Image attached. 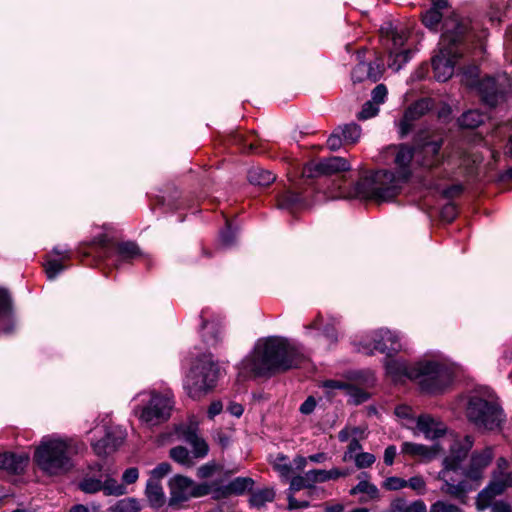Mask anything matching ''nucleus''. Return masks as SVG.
<instances>
[{
  "instance_id": "obj_1",
  "label": "nucleus",
  "mask_w": 512,
  "mask_h": 512,
  "mask_svg": "<svg viewBox=\"0 0 512 512\" xmlns=\"http://www.w3.org/2000/svg\"><path fill=\"white\" fill-rule=\"evenodd\" d=\"M473 438L465 436L457 439L450 447V453L443 460V469L438 473L442 481L440 491L464 502L466 494L476 490L482 478L484 469L494 457L492 447H486L481 452L472 454L469 467L463 470L461 463L473 446Z\"/></svg>"
},
{
  "instance_id": "obj_2",
  "label": "nucleus",
  "mask_w": 512,
  "mask_h": 512,
  "mask_svg": "<svg viewBox=\"0 0 512 512\" xmlns=\"http://www.w3.org/2000/svg\"><path fill=\"white\" fill-rule=\"evenodd\" d=\"M452 22L453 28H450L448 22L445 23V32L440 38L438 52L432 58L434 77L440 82H445L452 77L455 64L468 45L477 43L479 48H482L483 40L487 35L485 30L476 33V28L469 20Z\"/></svg>"
},
{
  "instance_id": "obj_3",
  "label": "nucleus",
  "mask_w": 512,
  "mask_h": 512,
  "mask_svg": "<svg viewBox=\"0 0 512 512\" xmlns=\"http://www.w3.org/2000/svg\"><path fill=\"white\" fill-rule=\"evenodd\" d=\"M304 358L300 345L285 338L268 337L257 342L242 366L247 373L262 376L295 368Z\"/></svg>"
},
{
  "instance_id": "obj_4",
  "label": "nucleus",
  "mask_w": 512,
  "mask_h": 512,
  "mask_svg": "<svg viewBox=\"0 0 512 512\" xmlns=\"http://www.w3.org/2000/svg\"><path fill=\"white\" fill-rule=\"evenodd\" d=\"M82 449V444L60 436H45L34 452V462L46 475L60 476L74 467L73 458Z\"/></svg>"
},
{
  "instance_id": "obj_5",
  "label": "nucleus",
  "mask_w": 512,
  "mask_h": 512,
  "mask_svg": "<svg viewBox=\"0 0 512 512\" xmlns=\"http://www.w3.org/2000/svg\"><path fill=\"white\" fill-rule=\"evenodd\" d=\"M220 376V368L211 355L198 358L184 379V388L190 398L200 399L213 390Z\"/></svg>"
},
{
  "instance_id": "obj_6",
  "label": "nucleus",
  "mask_w": 512,
  "mask_h": 512,
  "mask_svg": "<svg viewBox=\"0 0 512 512\" xmlns=\"http://www.w3.org/2000/svg\"><path fill=\"white\" fill-rule=\"evenodd\" d=\"M405 182L391 170H379L364 177L357 184L358 193L378 202L396 197Z\"/></svg>"
},
{
  "instance_id": "obj_7",
  "label": "nucleus",
  "mask_w": 512,
  "mask_h": 512,
  "mask_svg": "<svg viewBox=\"0 0 512 512\" xmlns=\"http://www.w3.org/2000/svg\"><path fill=\"white\" fill-rule=\"evenodd\" d=\"M466 416L478 428L495 430L505 421V414L492 395H471L466 405Z\"/></svg>"
},
{
  "instance_id": "obj_8",
  "label": "nucleus",
  "mask_w": 512,
  "mask_h": 512,
  "mask_svg": "<svg viewBox=\"0 0 512 512\" xmlns=\"http://www.w3.org/2000/svg\"><path fill=\"white\" fill-rule=\"evenodd\" d=\"M407 377L416 381L428 393H438L448 387L453 379L452 370L438 361H420L411 366Z\"/></svg>"
},
{
  "instance_id": "obj_9",
  "label": "nucleus",
  "mask_w": 512,
  "mask_h": 512,
  "mask_svg": "<svg viewBox=\"0 0 512 512\" xmlns=\"http://www.w3.org/2000/svg\"><path fill=\"white\" fill-rule=\"evenodd\" d=\"M173 406V394L170 391L164 393L153 391L150 393L147 403L135 407L134 413L142 424L153 427L170 418Z\"/></svg>"
},
{
  "instance_id": "obj_10",
  "label": "nucleus",
  "mask_w": 512,
  "mask_h": 512,
  "mask_svg": "<svg viewBox=\"0 0 512 512\" xmlns=\"http://www.w3.org/2000/svg\"><path fill=\"white\" fill-rule=\"evenodd\" d=\"M478 69L476 66L470 67L463 73V82L468 86L477 84L482 100L490 107L496 106L504 99L508 87V79L505 76L486 77L477 82Z\"/></svg>"
},
{
  "instance_id": "obj_11",
  "label": "nucleus",
  "mask_w": 512,
  "mask_h": 512,
  "mask_svg": "<svg viewBox=\"0 0 512 512\" xmlns=\"http://www.w3.org/2000/svg\"><path fill=\"white\" fill-rule=\"evenodd\" d=\"M98 477L87 476L79 483L81 491L87 494H94L102 491L106 496H121L126 493V486L120 484L116 479V472L99 469Z\"/></svg>"
},
{
  "instance_id": "obj_12",
  "label": "nucleus",
  "mask_w": 512,
  "mask_h": 512,
  "mask_svg": "<svg viewBox=\"0 0 512 512\" xmlns=\"http://www.w3.org/2000/svg\"><path fill=\"white\" fill-rule=\"evenodd\" d=\"M383 158L395 166L393 172L406 182L412 174V164H416V150L406 144L391 145L384 150Z\"/></svg>"
},
{
  "instance_id": "obj_13",
  "label": "nucleus",
  "mask_w": 512,
  "mask_h": 512,
  "mask_svg": "<svg viewBox=\"0 0 512 512\" xmlns=\"http://www.w3.org/2000/svg\"><path fill=\"white\" fill-rule=\"evenodd\" d=\"M408 35V30L405 27H395L391 30L392 46L389 47L388 66L394 71H399L412 57L413 51L404 46Z\"/></svg>"
},
{
  "instance_id": "obj_14",
  "label": "nucleus",
  "mask_w": 512,
  "mask_h": 512,
  "mask_svg": "<svg viewBox=\"0 0 512 512\" xmlns=\"http://www.w3.org/2000/svg\"><path fill=\"white\" fill-rule=\"evenodd\" d=\"M508 488H512V471L493 473L492 481L477 496V508L480 511L485 510L496 496L501 495Z\"/></svg>"
},
{
  "instance_id": "obj_15",
  "label": "nucleus",
  "mask_w": 512,
  "mask_h": 512,
  "mask_svg": "<svg viewBox=\"0 0 512 512\" xmlns=\"http://www.w3.org/2000/svg\"><path fill=\"white\" fill-rule=\"evenodd\" d=\"M350 169L349 162L342 157H330L306 164L302 171V176L306 178H315L323 175L347 171Z\"/></svg>"
},
{
  "instance_id": "obj_16",
  "label": "nucleus",
  "mask_w": 512,
  "mask_h": 512,
  "mask_svg": "<svg viewBox=\"0 0 512 512\" xmlns=\"http://www.w3.org/2000/svg\"><path fill=\"white\" fill-rule=\"evenodd\" d=\"M373 342V349L390 355L392 353H397L402 349V344L399 336L388 330V329H379L374 331L371 336Z\"/></svg>"
},
{
  "instance_id": "obj_17",
  "label": "nucleus",
  "mask_w": 512,
  "mask_h": 512,
  "mask_svg": "<svg viewBox=\"0 0 512 512\" xmlns=\"http://www.w3.org/2000/svg\"><path fill=\"white\" fill-rule=\"evenodd\" d=\"M431 99L424 98L415 102L407 108L403 118L399 123V133L401 137H404L411 130L412 122L424 114H426L432 108Z\"/></svg>"
},
{
  "instance_id": "obj_18",
  "label": "nucleus",
  "mask_w": 512,
  "mask_h": 512,
  "mask_svg": "<svg viewBox=\"0 0 512 512\" xmlns=\"http://www.w3.org/2000/svg\"><path fill=\"white\" fill-rule=\"evenodd\" d=\"M170 505L181 503L192 498L193 480L182 475H176L169 481Z\"/></svg>"
},
{
  "instance_id": "obj_19",
  "label": "nucleus",
  "mask_w": 512,
  "mask_h": 512,
  "mask_svg": "<svg viewBox=\"0 0 512 512\" xmlns=\"http://www.w3.org/2000/svg\"><path fill=\"white\" fill-rule=\"evenodd\" d=\"M440 141L427 142L416 149V164L424 168H432L441 162Z\"/></svg>"
},
{
  "instance_id": "obj_20",
  "label": "nucleus",
  "mask_w": 512,
  "mask_h": 512,
  "mask_svg": "<svg viewBox=\"0 0 512 512\" xmlns=\"http://www.w3.org/2000/svg\"><path fill=\"white\" fill-rule=\"evenodd\" d=\"M180 435L182 439L191 446L192 455L195 460L203 459L208 455L209 446L207 442L197 434V427L195 425L181 428Z\"/></svg>"
},
{
  "instance_id": "obj_21",
  "label": "nucleus",
  "mask_w": 512,
  "mask_h": 512,
  "mask_svg": "<svg viewBox=\"0 0 512 512\" xmlns=\"http://www.w3.org/2000/svg\"><path fill=\"white\" fill-rule=\"evenodd\" d=\"M125 439V434L120 429H110L105 437L93 443V450L98 456H106L114 452Z\"/></svg>"
},
{
  "instance_id": "obj_22",
  "label": "nucleus",
  "mask_w": 512,
  "mask_h": 512,
  "mask_svg": "<svg viewBox=\"0 0 512 512\" xmlns=\"http://www.w3.org/2000/svg\"><path fill=\"white\" fill-rule=\"evenodd\" d=\"M439 450L438 445L428 447L413 442H403L401 445L402 454L422 462H428L434 459L439 453Z\"/></svg>"
},
{
  "instance_id": "obj_23",
  "label": "nucleus",
  "mask_w": 512,
  "mask_h": 512,
  "mask_svg": "<svg viewBox=\"0 0 512 512\" xmlns=\"http://www.w3.org/2000/svg\"><path fill=\"white\" fill-rule=\"evenodd\" d=\"M111 253L107 258L110 259L112 265L118 268L122 263L140 256V249L133 242H123L118 244Z\"/></svg>"
},
{
  "instance_id": "obj_24",
  "label": "nucleus",
  "mask_w": 512,
  "mask_h": 512,
  "mask_svg": "<svg viewBox=\"0 0 512 512\" xmlns=\"http://www.w3.org/2000/svg\"><path fill=\"white\" fill-rule=\"evenodd\" d=\"M416 423L417 429L423 433L427 439L434 440L440 438L446 432V426L430 415L419 416Z\"/></svg>"
},
{
  "instance_id": "obj_25",
  "label": "nucleus",
  "mask_w": 512,
  "mask_h": 512,
  "mask_svg": "<svg viewBox=\"0 0 512 512\" xmlns=\"http://www.w3.org/2000/svg\"><path fill=\"white\" fill-rule=\"evenodd\" d=\"M253 484L254 481L252 478L237 477L225 486L220 485V488L216 492V500L226 498L230 495H241L247 490H250Z\"/></svg>"
},
{
  "instance_id": "obj_26",
  "label": "nucleus",
  "mask_w": 512,
  "mask_h": 512,
  "mask_svg": "<svg viewBox=\"0 0 512 512\" xmlns=\"http://www.w3.org/2000/svg\"><path fill=\"white\" fill-rule=\"evenodd\" d=\"M29 458L26 454H15L5 452L0 454V468L10 473H20L28 464Z\"/></svg>"
},
{
  "instance_id": "obj_27",
  "label": "nucleus",
  "mask_w": 512,
  "mask_h": 512,
  "mask_svg": "<svg viewBox=\"0 0 512 512\" xmlns=\"http://www.w3.org/2000/svg\"><path fill=\"white\" fill-rule=\"evenodd\" d=\"M350 474L349 469L332 468L330 470L313 469L308 471V478L315 483H323L330 480L347 477Z\"/></svg>"
},
{
  "instance_id": "obj_28",
  "label": "nucleus",
  "mask_w": 512,
  "mask_h": 512,
  "mask_svg": "<svg viewBox=\"0 0 512 512\" xmlns=\"http://www.w3.org/2000/svg\"><path fill=\"white\" fill-rule=\"evenodd\" d=\"M53 252L60 256V259L48 260L45 264V272L50 280L54 279L65 269L62 261L69 260L71 258V252L67 249L60 250L58 247H55Z\"/></svg>"
},
{
  "instance_id": "obj_29",
  "label": "nucleus",
  "mask_w": 512,
  "mask_h": 512,
  "mask_svg": "<svg viewBox=\"0 0 512 512\" xmlns=\"http://www.w3.org/2000/svg\"><path fill=\"white\" fill-rule=\"evenodd\" d=\"M146 496L153 507H161L165 504L166 497L159 481L151 479L146 485Z\"/></svg>"
},
{
  "instance_id": "obj_30",
  "label": "nucleus",
  "mask_w": 512,
  "mask_h": 512,
  "mask_svg": "<svg viewBox=\"0 0 512 512\" xmlns=\"http://www.w3.org/2000/svg\"><path fill=\"white\" fill-rule=\"evenodd\" d=\"M275 175L261 167H254L248 172V180L253 185L267 186L274 182Z\"/></svg>"
},
{
  "instance_id": "obj_31",
  "label": "nucleus",
  "mask_w": 512,
  "mask_h": 512,
  "mask_svg": "<svg viewBox=\"0 0 512 512\" xmlns=\"http://www.w3.org/2000/svg\"><path fill=\"white\" fill-rule=\"evenodd\" d=\"M278 208L293 210L304 205V198L293 191L283 192L277 200Z\"/></svg>"
},
{
  "instance_id": "obj_32",
  "label": "nucleus",
  "mask_w": 512,
  "mask_h": 512,
  "mask_svg": "<svg viewBox=\"0 0 512 512\" xmlns=\"http://www.w3.org/2000/svg\"><path fill=\"white\" fill-rule=\"evenodd\" d=\"M351 495L364 494L365 497H362L361 501H368L378 498L379 490L378 488L370 483L367 480H361L355 487L350 490Z\"/></svg>"
},
{
  "instance_id": "obj_33",
  "label": "nucleus",
  "mask_w": 512,
  "mask_h": 512,
  "mask_svg": "<svg viewBox=\"0 0 512 512\" xmlns=\"http://www.w3.org/2000/svg\"><path fill=\"white\" fill-rule=\"evenodd\" d=\"M170 457L178 464L191 468L195 465V458L187 448L183 446H176L170 450Z\"/></svg>"
},
{
  "instance_id": "obj_34",
  "label": "nucleus",
  "mask_w": 512,
  "mask_h": 512,
  "mask_svg": "<svg viewBox=\"0 0 512 512\" xmlns=\"http://www.w3.org/2000/svg\"><path fill=\"white\" fill-rule=\"evenodd\" d=\"M274 498L275 492L272 488H262L251 493L249 502L251 506L261 508L266 503L272 502Z\"/></svg>"
},
{
  "instance_id": "obj_35",
  "label": "nucleus",
  "mask_w": 512,
  "mask_h": 512,
  "mask_svg": "<svg viewBox=\"0 0 512 512\" xmlns=\"http://www.w3.org/2000/svg\"><path fill=\"white\" fill-rule=\"evenodd\" d=\"M485 116L478 110H468L461 115L458 123L462 128L474 129L484 122Z\"/></svg>"
},
{
  "instance_id": "obj_36",
  "label": "nucleus",
  "mask_w": 512,
  "mask_h": 512,
  "mask_svg": "<svg viewBox=\"0 0 512 512\" xmlns=\"http://www.w3.org/2000/svg\"><path fill=\"white\" fill-rule=\"evenodd\" d=\"M342 135L344 144H355L361 136V128L355 123L345 124L338 127Z\"/></svg>"
},
{
  "instance_id": "obj_37",
  "label": "nucleus",
  "mask_w": 512,
  "mask_h": 512,
  "mask_svg": "<svg viewBox=\"0 0 512 512\" xmlns=\"http://www.w3.org/2000/svg\"><path fill=\"white\" fill-rule=\"evenodd\" d=\"M391 512H426V505L422 501L407 503L404 500H396L391 505Z\"/></svg>"
},
{
  "instance_id": "obj_38",
  "label": "nucleus",
  "mask_w": 512,
  "mask_h": 512,
  "mask_svg": "<svg viewBox=\"0 0 512 512\" xmlns=\"http://www.w3.org/2000/svg\"><path fill=\"white\" fill-rule=\"evenodd\" d=\"M141 509L140 503L135 498H124L118 500L114 505L109 508L110 512H139Z\"/></svg>"
},
{
  "instance_id": "obj_39",
  "label": "nucleus",
  "mask_w": 512,
  "mask_h": 512,
  "mask_svg": "<svg viewBox=\"0 0 512 512\" xmlns=\"http://www.w3.org/2000/svg\"><path fill=\"white\" fill-rule=\"evenodd\" d=\"M219 488L220 485L217 482L196 484L193 481L192 498L212 495L213 499H216V492Z\"/></svg>"
},
{
  "instance_id": "obj_40",
  "label": "nucleus",
  "mask_w": 512,
  "mask_h": 512,
  "mask_svg": "<svg viewBox=\"0 0 512 512\" xmlns=\"http://www.w3.org/2000/svg\"><path fill=\"white\" fill-rule=\"evenodd\" d=\"M221 471V465L217 464L215 461H210L197 469L196 476L199 479H207L219 474Z\"/></svg>"
},
{
  "instance_id": "obj_41",
  "label": "nucleus",
  "mask_w": 512,
  "mask_h": 512,
  "mask_svg": "<svg viewBox=\"0 0 512 512\" xmlns=\"http://www.w3.org/2000/svg\"><path fill=\"white\" fill-rule=\"evenodd\" d=\"M313 487V482L308 478V471L304 475L294 476L290 481L289 494L300 491L304 488Z\"/></svg>"
},
{
  "instance_id": "obj_42",
  "label": "nucleus",
  "mask_w": 512,
  "mask_h": 512,
  "mask_svg": "<svg viewBox=\"0 0 512 512\" xmlns=\"http://www.w3.org/2000/svg\"><path fill=\"white\" fill-rule=\"evenodd\" d=\"M442 16V12L430 8L422 16V21L429 29L436 30L442 20Z\"/></svg>"
},
{
  "instance_id": "obj_43",
  "label": "nucleus",
  "mask_w": 512,
  "mask_h": 512,
  "mask_svg": "<svg viewBox=\"0 0 512 512\" xmlns=\"http://www.w3.org/2000/svg\"><path fill=\"white\" fill-rule=\"evenodd\" d=\"M410 369L411 366L407 367L404 363L396 360H390L386 363L387 373L395 379L399 378L401 375L407 376V371Z\"/></svg>"
},
{
  "instance_id": "obj_44",
  "label": "nucleus",
  "mask_w": 512,
  "mask_h": 512,
  "mask_svg": "<svg viewBox=\"0 0 512 512\" xmlns=\"http://www.w3.org/2000/svg\"><path fill=\"white\" fill-rule=\"evenodd\" d=\"M355 465L359 469L368 468L372 466L376 460L375 456L368 452H361L355 454L353 458Z\"/></svg>"
},
{
  "instance_id": "obj_45",
  "label": "nucleus",
  "mask_w": 512,
  "mask_h": 512,
  "mask_svg": "<svg viewBox=\"0 0 512 512\" xmlns=\"http://www.w3.org/2000/svg\"><path fill=\"white\" fill-rule=\"evenodd\" d=\"M429 512H462V510L448 501L438 500L430 506Z\"/></svg>"
},
{
  "instance_id": "obj_46",
  "label": "nucleus",
  "mask_w": 512,
  "mask_h": 512,
  "mask_svg": "<svg viewBox=\"0 0 512 512\" xmlns=\"http://www.w3.org/2000/svg\"><path fill=\"white\" fill-rule=\"evenodd\" d=\"M274 469L284 478H288L292 472V466L287 462V457L284 455L277 457Z\"/></svg>"
},
{
  "instance_id": "obj_47",
  "label": "nucleus",
  "mask_w": 512,
  "mask_h": 512,
  "mask_svg": "<svg viewBox=\"0 0 512 512\" xmlns=\"http://www.w3.org/2000/svg\"><path fill=\"white\" fill-rule=\"evenodd\" d=\"M368 65L364 61H360L352 70L351 78L354 83L362 82L365 79H368Z\"/></svg>"
},
{
  "instance_id": "obj_48",
  "label": "nucleus",
  "mask_w": 512,
  "mask_h": 512,
  "mask_svg": "<svg viewBox=\"0 0 512 512\" xmlns=\"http://www.w3.org/2000/svg\"><path fill=\"white\" fill-rule=\"evenodd\" d=\"M345 394L350 397L354 404L363 403L368 399V394L366 392L350 384L349 389L346 390Z\"/></svg>"
},
{
  "instance_id": "obj_49",
  "label": "nucleus",
  "mask_w": 512,
  "mask_h": 512,
  "mask_svg": "<svg viewBox=\"0 0 512 512\" xmlns=\"http://www.w3.org/2000/svg\"><path fill=\"white\" fill-rule=\"evenodd\" d=\"M379 112V106L373 103L372 101H367L362 110L358 114V118L361 120H366L376 116Z\"/></svg>"
},
{
  "instance_id": "obj_50",
  "label": "nucleus",
  "mask_w": 512,
  "mask_h": 512,
  "mask_svg": "<svg viewBox=\"0 0 512 512\" xmlns=\"http://www.w3.org/2000/svg\"><path fill=\"white\" fill-rule=\"evenodd\" d=\"M11 298L7 290L0 288V318L10 314Z\"/></svg>"
},
{
  "instance_id": "obj_51",
  "label": "nucleus",
  "mask_w": 512,
  "mask_h": 512,
  "mask_svg": "<svg viewBox=\"0 0 512 512\" xmlns=\"http://www.w3.org/2000/svg\"><path fill=\"white\" fill-rule=\"evenodd\" d=\"M388 90L384 84H378L371 93L372 102L376 105L383 104L387 98Z\"/></svg>"
},
{
  "instance_id": "obj_52",
  "label": "nucleus",
  "mask_w": 512,
  "mask_h": 512,
  "mask_svg": "<svg viewBox=\"0 0 512 512\" xmlns=\"http://www.w3.org/2000/svg\"><path fill=\"white\" fill-rule=\"evenodd\" d=\"M368 65V79L372 82H377L383 75L384 67L381 63H367Z\"/></svg>"
},
{
  "instance_id": "obj_53",
  "label": "nucleus",
  "mask_w": 512,
  "mask_h": 512,
  "mask_svg": "<svg viewBox=\"0 0 512 512\" xmlns=\"http://www.w3.org/2000/svg\"><path fill=\"white\" fill-rule=\"evenodd\" d=\"M344 144L343 138L339 129H335L327 139V145L330 150H337Z\"/></svg>"
},
{
  "instance_id": "obj_54",
  "label": "nucleus",
  "mask_w": 512,
  "mask_h": 512,
  "mask_svg": "<svg viewBox=\"0 0 512 512\" xmlns=\"http://www.w3.org/2000/svg\"><path fill=\"white\" fill-rule=\"evenodd\" d=\"M361 449H362V446H361L359 440L356 437H353L349 442L347 451L344 453L343 460L347 461V460L353 459L355 454H357L356 452Z\"/></svg>"
},
{
  "instance_id": "obj_55",
  "label": "nucleus",
  "mask_w": 512,
  "mask_h": 512,
  "mask_svg": "<svg viewBox=\"0 0 512 512\" xmlns=\"http://www.w3.org/2000/svg\"><path fill=\"white\" fill-rule=\"evenodd\" d=\"M323 387L327 390V393L334 390H341L345 393L349 389V384L338 380H327L323 383Z\"/></svg>"
},
{
  "instance_id": "obj_56",
  "label": "nucleus",
  "mask_w": 512,
  "mask_h": 512,
  "mask_svg": "<svg viewBox=\"0 0 512 512\" xmlns=\"http://www.w3.org/2000/svg\"><path fill=\"white\" fill-rule=\"evenodd\" d=\"M171 472V465L167 462L160 463L157 465L152 471V477L154 480L159 481V479L163 478L167 474Z\"/></svg>"
},
{
  "instance_id": "obj_57",
  "label": "nucleus",
  "mask_w": 512,
  "mask_h": 512,
  "mask_svg": "<svg viewBox=\"0 0 512 512\" xmlns=\"http://www.w3.org/2000/svg\"><path fill=\"white\" fill-rule=\"evenodd\" d=\"M139 477V471L137 468L135 467H130L128 469H126L122 475V484L125 486V485H129V484H133L137 481Z\"/></svg>"
},
{
  "instance_id": "obj_58",
  "label": "nucleus",
  "mask_w": 512,
  "mask_h": 512,
  "mask_svg": "<svg viewBox=\"0 0 512 512\" xmlns=\"http://www.w3.org/2000/svg\"><path fill=\"white\" fill-rule=\"evenodd\" d=\"M407 486V482L399 477H389L384 482V487L389 490H399Z\"/></svg>"
},
{
  "instance_id": "obj_59",
  "label": "nucleus",
  "mask_w": 512,
  "mask_h": 512,
  "mask_svg": "<svg viewBox=\"0 0 512 512\" xmlns=\"http://www.w3.org/2000/svg\"><path fill=\"white\" fill-rule=\"evenodd\" d=\"M235 232L232 229L230 224H227V227L224 231L221 232L220 238L221 242L224 245H231L233 243Z\"/></svg>"
},
{
  "instance_id": "obj_60",
  "label": "nucleus",
  "mask_w": 512,
  "mask_h": 512,
  "mask_svg": "<svg viewBox=\"0 0 512 512\" xmlns=\"http://www.w3.org/2000/svg\"><path fill=\"white\" fill-rule=\"evenodd\" d=\"M316 407V401L313 397H308L300 406V412L302 414L308 415L314 411Z\"/></svg>"
},
{
  "instance_id": "obj_61",
  "label": "nucleus",
  "mask_w": 512,
  "mask_h": 512,
  "mask_svg": "<svg viewBox=\"0 0 512 512\" xmlns=\"http://www.w3.org/2000/svg\"><path fill=\"white\" fill-rule=\"evenodd\" d=\"M488 507H491V512H512L510 504L504 501L491 502Z\"/></svg>"
},
{
  "instance_id": "obj_62",
  "label": "nucleus",
  "mask_w": 512,
  "mask_h": 512,
  "mask_svg": "<svg viewBox=\"0 0 512 512\" xmlns=\"http://www.w3.org/2000/svg\"><path fill=\"white\" fill-rule=\"evenodd\" d=\"M396 454V447L394 445L388 446L384 451V463L388 466L392 465Z\"/></svg>"
},
{
  "instance_id": "obj_63",
  "label": "nucleus",
  "mask_w": 512,
  "mask_h": 512,
  "mask_svg": "<svg viewBox=\"0 0 512 512\" xmlns=\"http://www.w3.org/2000/svg\"><path fill=\"white\" fill-rule=\"evenodd\" d=\"M309 506L307 501H299L297 500L293 494H288V508L289 509H301Z\"/></svg>"
},
{
  "instance_id": "obj_64",
  "label": "nucleus",
  "mask_w": 512,
  "mask_h": 512,
  "mask_svg": "<svg viewBox=\"0 0 512 512\" xmlns=\"http://www.w3.org/2000/svg\"><path fill=\"white\" fill-rule=\"evenodd\" d=\"M358 430L356 427H345L338 433V439L340 442H347L351 437L352 433Z\"/></svg>"
}]
</instances>
